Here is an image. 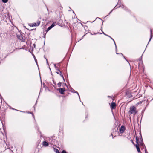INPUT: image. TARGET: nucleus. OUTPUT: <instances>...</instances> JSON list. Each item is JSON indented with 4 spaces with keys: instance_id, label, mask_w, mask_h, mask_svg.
<instances>
[{
    "instance_id": "4be33fe9",
    "label": "nucleus",
    "mask_w": 153,
    "mask_h": 153,
    "mask_svg": "<svg viewBox=\"0 0 153 153\" xmlns=\"http://www.w3.org/2000/svg\"><path fill=\"white\" fill-rule=\"evenodd\" d=\"M145 153H148V152H147V151L146 150V147H145Z\"/></svg>"
},
{
    "instance_id": "9d476101",
    "label": "nucleus",
    "mask_w": 153,
    "mask_h": 153,
    "mask_svg": "<svg viewBox=\"0 0 153 153\" xmlns=\"http://www.w3.org/2000/svg\"><path fill=\"white\" fill-rule=\"evenodd\" d=\"M150 33H151V36H150V38L149 39V42L151 40L152 38L153 37V36L152 35V31L151 29L150 30Z\"/></svg>"
},
{
    "instance_id": "cd10ccee",
    "label": "nucleus",
    "mask_w": 153,
    "mask_h": 153,
    "mask_svg": "<svg viewBox=\"0 0 153 153\" xmlns=\"http://www.w3.org/2000/svg\"><path fill=\"white\" fill-rule=\"evenodd\" d=\"M113 9L110 12V13H109V14H110L112 11L113 10Z\"/></svg>"
},
{
    "instance_id": "5701e85b",
    "label": "nucleus",
    "mask_w": 153,
    "mask_h": 153,
    "mask_svg": "<svg viewBox=\"0 0 153 153\" xmlns=\"http://www.w3.org/2000/svg\"><path fill=\"white\" fill-rule=\"evenodd\" d=\"M101 31H102V33H103L104 35H105V36H106V35H107V34H105V33L103 32V31H102V30H101Z\"/></svg>"
},
{
    "instance_id": "7ed1b4c3",
    "label": "nucleus",
    "mask_w": 153,
    "mask_h": 153,
    "mask_svg": "<svg viewBox=\"0 0 153 153\" xmlns=\"http://www.w3.org/2000/svg\"><path fill=\"white\" fill-rule=\"evenodd\" d=\"M59 91L62 94H64V92L65 91V88H60L58 89Z\"/></svg>"
},
{
    "instance_id": "412c9836",
    "label": "nucleus",
    "mask_w": 153,
    "mask_h": 153,
    "mask_svg": "<svg viewBox=\"0 0 153 153\" xmlns=\"http://www.w3.org/2000/svg\"><path fill=\"white\" fill-rule=\"evenodd\" d=\"M119 7H121L122 8H124V6L123 5H122V6L120 5V6H119Z\"/></svg>"
},
{
    "instance_id": "473e14b6",
    "label": "nucleus",
    "mask_w": 153,
    "mask_h": 153,
    "mask_svg": "<svg viewBox=\"0 0 153 153\" xmlns=\"http://www.w3.org/2000/svg\"><path fill=\"white\" fill-rule=\"evenodd\" d=\"M46 61H47V63L48 62V61H47V59H46Z\"/></svg>"
},
{
    "instance_id": "f257e3e1",
    "label": "nucleus",
    "mask_w": 153,
    "mask_h": 153,
    "mask_svg": "<svg viewBox=\"0 0 153 153\" xmlns=\"http://www.w3.org/2000/svg\"><path fill=\"white\" fill-rule=\"evenodd\" d=\"M136 142L138 145H140L143 147L145 146L143 143V141L142 138H140V140H139L138 138H137V137H136Z\"/></svg>"
},
{
    "instance_id": "4468645a",
    "label": "nucleus",
    "mask_w": 153,
    "mask_h": 153,
    "mask_svg": "<svg viewBox=\"0 0 153 153\" xmlns=\"http://www.w3.org/2000/svg\"><path fill=\"white\" fill-rule=\"evenodd\" d=\"M73 92L74 93H76L78 95L79 98H80V97H79V94H78V93L76 91L74 90H73Z\"/></svg>"
},
{
    "instance_id": "f8f14e48",
    "label": "nucleus",
    "mask_w": 153,
    "mask_h": 153,
    "mask_svg": "<svg viewBox=\"0 0 153 153\" xmlns=\"http://www.w3.org/2000/svg\"><path fill=\"white\" fill-rule=\"evenodd\" d=\"M55 25V23H53L50 27H51V28H52L53 27H54Z\"/></svg>"
},
{
    "instance_id": "39448f33",
    "label": "nucleus",
    "mask_w": 153,
    "mask_h": 153,
    "mask_svg": "<svg viewBox=\"0 0 153 153\" xmlns=\"http://www.w3.org/2000/svg\"><path fill=\"white\" fill-rule=\"evenodd\" d=\"M56 73L58 74H59V75L62 78L63 80L65 82V80L64 79V76H63L62 74L61 71L59 70H57V71L56 72Z\"/></svg>"
},
{
    "instance_id": "aec40b11",
    "label": "nucleus",
    "mask_w": 153,
    "mask_h": 153,
    "mask_svg": "<svg viewBox=\"0 0 153 153\" xmlns=\"http://www.w3.org/2000/svg\"><path fill=\"white\" fill-rule=\"evenodd\" d=\"M62 153H67L65 151L63 150L62 152Z\"/></svg>"
},
{
    "instance_id": "7c9ffc66",
    "label": "nucleus",
    "mask_w": 153,
    "mask_h": 153,
    "mask_svg": "<svg viewBox=\"0 0 153 153\" xmlns=\"http://www.w3.org/2000/svg\"><path fill=\"white\" fill-rule=\"evenodd\" d=\"M132 142L133 143V144H134V143L133 141H132Z\"/></svg>"
},
{
    "instance_id": "1a4fd4ad",
    "label": "nucleus",
    "mask_w": 153,
    "mask_h": 153,
    "mask_svg": "<svg viewBox=\"0 0 153 153\" xmlns=\"http://www.w3.org/2000/svg\"><path fill=\"white\" fill-rule=\"evenodd\" d=\"M43 145L45 146H48V143L46 141H44L43 142Z\"/></svg>"
},
{
    "instance_id": "20e7f679",
    "label": "nucleus",
    "mask_w": 153,
    "mask_h": 153,
    "mask_svg": "<svg viewBox=\"0 0 153 153\" xmlns=\"http://www.w3.org/2000/svg\"><path fill=\"white\" fill-rule=\"evenodd\" d=\"M116 104L114 102L111 103V109H115L116 108Z\"/></svg>"
},
{
    "instance_id": "6e6552de",
    "label": "nucleus",
    "mask_w": 153,
    "mask_h": 153,
    "mask_svg": "<svg viewBox=\"0 0 153 153\" xmlns=\"http://www.w3.org/2000/svg\"><path fill=\"white\" fill-rule=\"evenodd\" d=\"M138 145H139L138 144H136V145H135V146L137 149V151L138 152H139V153H142L140 151V149L139 148Z\"/></svg>"
},
{
    "instance_id": "c756f323",
    "label": "nucleus",
    "mask_w": 153,
    "mask_h": 153,
    "mask_svg": "<svg viewBox=\"0 0 153 153\" xmlns=\"http://www.w3.org/2000/svg\"><path fill=\"white\" fill-rule=\"evenodd\" d=\"M35 62H36L37 63V60L36 59H35Z\"/></svg>"
},
{
    "instance_id": "a878e982",
    "label": "nucleus",
    "mask_w": 153,
    "mask_h": 153,
    "mask_svg": "<svg viewBox=\"0 0 153 153\" xmlns=\"http://www.w3.org/2000/svg\"><path fill=\"white\" fill-rule=\"evenodd\" d=\"M54 66L56 68H57V67L56 66V64H54Z\"/></svg>"
},
{
    "instance_id": "c85d7f7f",
    "label": "nucleus",
    "mask_w": 153,
    "mask_h": 153,
    "mask_svg": "<svg viewBox=\"0 0 153 153\" xmlns=\"http://www.w3.org/2000/svg\"><path fill=\"white\" fill-rule=\"evenodd\" d=\"M141 102H140L137 103V104H141Z\"/></svg>"
},
{
    "instance_id": "a211bd4d",
    "label": "nucleus",
    "mask_w": 153,
    "mask_h": 153,
    "mask_svg": "<svg viewBox=\"0 0 153 153\" xmlns=\"http://www.w3.org/2000/svg\"><path fill=\"white\" fill-rule=\"evenodd\" d=\"M30 25V26H32V27H33V26H34L33 23H31V24H30V25Z\"/></svg>"
},
{
    "instance_id": "0eeeda50",
    "label": "nucleus",
    "mask_w": 153,
    "mask_h": 153,
    "mask_svg": "<svg viewBox=\"0 0 153 153\" xmlns=\"http://www.w3.org/2000/svg\"><path fill=\"white\" fill-rule=\"evenodd\" d=\"M40 22L38 20L36 22V23H33L34 26H37L40 24Z\"/></svg>"
},
{
    "instance_id": "ddd939ff",
    "label": "nucleus",
    "mask_w": 153,
    "mask_h": 153,
    "mask_svg": "<svg viewBox=\"0 0 153 153\" xmlns=\"http://www.w3.org/2000/svg\"><path fill=\"white\" fill-rule=\"evenodd\" d=\"M106 36H107L109 37L112 40H113L114 41V43L115 44V47H116V44L115 43V42L114 41V40L110 36H108V35H106Z\"/></svg>"
},
{
    "instance_id": "b1692460",
    "label": "nucleus",
    "mask_w": 153,
    "mask_h": 153,
    "mask_svg": "<svg viewBox=\"0 0 153 153\" xmlns=\"http://www.w3.org/2000/svg\"><path fill=\"white\" fill-rule=\"evenodd\" d=\"M101 31H102V33H103L104 35H105V36H106V35H107V34H105V33L103 32V31H102V30H101Z\"/></svg>"
},
{
    "instance_id": "f3484780",
    "label": "nucleus",
    "mask_w": 153,
    "mask_h": 153,
    "mask_svg": "<svg viewBox=\"0 0 153 153\" xmlns=\"http://www.w3.org/2000/svg\"><path fill=\"white\" fill-rule=\"evenodd\" d=\"M3 2L5 3H7L8 1V0H2Z\"/></svg>"
},
{
    "instance_id": "f704fd0d",
    "label": "nucleus",
    "mask_w": 153,
    "mask_h": 153,
    "mask_svg": "<svg viewBox=\"0 0 153 153\" xmlns=\"http://www.w3.org/2000/svg\"><path fill=\"white\" fill-rule=\"evenodd\" d=\"M108 97H110V96H108Z\"/></svg>"
},
{
    "instance_id": "bb28decb",
    "label": "nucleus",
    "mask_w": 153,
    "mask_h": 153,
    "mask_svg": "<svg viewBox=\"0 0 153 153\" xmlns=\"http://www.w3.org/2000/svg\"><path fill=\"white\" fill-rule=\"evenodd\" d=\"M43 37L45 39V35L43 36Z\"/></svg>"
},
{
    "instance_id": "2eb2a0df",
    "label": "nucleus",
    "mask_w": 153,
    "mask_h": 153,
    "mask_svg": "<svg viewBox=\"0 0 153 153\" xmlns=\"http://www.w3.org/2000/svg\"><path fill=\"white\" fill-rule=\"evenodd\" d=\"M51 27L49 26L48 28L46 30V32H47L48 31H49L50 29H51Z\"/></svg>"
},
{
    "instance_id": "9b49d317",
    "label": "nucleus",
    "mask_w": 153,
    "mask_h": 153,
    "mask_svg": "<svg viewBox=\"0 0 153 153\" xmlns=\"http://www.w3.org/2000/svg\"><path fill=\"white\" fill-rule=\"evenodd\" d=\"M55 25V23H53L50 27H51V28H52L53 27H54Z\"/></svg>"
},
{
    "instance_id": "f03ea898",
    "label": "nucleus",
    "mask_w": 153,
    "mask_h": 153,
    "mask_svg": "<svg viewBox=\"0 0 153 153\" xmlns=\"http://www.w3.org/2000/svg\"><path fill=\"white\" fill-rule=\"evenodd\" d=\"M137 113L136 110V108L134 106H132L130 108L129 113L131 114H135Z\"/></svg>"
},
{
    "instance_id": "2f4dec72",
    "label": "nucleus",
    "mask_w": 153,
    "mask_h": 153,
    "mask_svg": "<svg viewBox=\"0 0 153 153\" xmlns=\"http://www.w3.org/2000/svg\"><path fill=\"white\" fill-rule=\"evenodd\" d=\"M120 54L123 56V55L121 53H120Z\"/></svg>"
},
{
    "instance_id": "dca6fc26",
    "label": "nucleus",
    "mask_w": 153,
    "mask_h": 153,
    "mask_svg": "<svg viewBox=\"0 0 153 153\" xmlns=\"http://www.w3.org/2000/svg\"><path fill=\"white\" fill-rule=\"evenodd\" d=\"M61 82H59L58 84V86L59 87H61Z\"/></svg>"
},
{
    "instance_id": "393cba45",
    "label": "nucleus",
    "mask_w": 153,
    "mask_h": 153,
    "mask_svg": "<svg viewBox=\"0 0 153 153\" xmlns=\"http://www.w3.org/2000/svg\"><path fill=\"white\" fill-rule=\"evenodd\" d=\"M0 99L1 100V102H2V98L1 96L0 95Z\"/></svg>"
},
{
    "instance_id": "423d86ee",
    "label": "nucleus",
    "mask_w": 153,
    "mask_h": 153,
    "mask_svg": "<svg viewBox=\"0 0 153 153\" xmlns=\"http://www.w3.org/2000/svg\"><path fill=\"white\" fill-rule=\"evenodd\" d=\"M119 131L121 133H123L125 131L124 126H122Z\"/></svg>"
},
{
    "instance_id": "72a5a7b5",
    "label": "nucleus",
    "mask_w": 153,
    "mask_h": 153,
    "mask_svg": "<svg viewBox=\"0 0 153 153\" xmlns=\"http://www.w3.org/2000/svg\"><path fill=\"white\" fill-rule=\"evenodd\" d=\"M17 111H20V112H21V111H18V110H17Z\"/></svg>"
},
{
    "instance_id": "6ab92c4d",
    "label": "nucleus",
    "mask_w": 153,
    "mask_h": 153,
    "mask_svg": "<svg viewBox=\"0 0 153 153\" xmlns=\"http://www.w3.org/2000/svg\"><path fill=\"white\" fill-rule=\"evenodd\" d=\"M56 153H60L58 149H56Z\"/></svg>"
}]
</instances>
